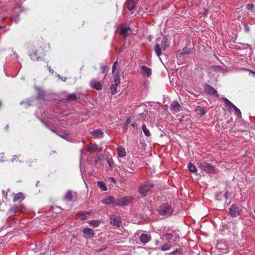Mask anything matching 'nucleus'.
<instances>
[{
	"instance_id": "nucleus-22",
	"label": "nucleus",
	"mask_w": 255,
	"mask_h": 255,
	"mask_svg": "<svg viewBox=\"0 0 255 255\" xmlns=\"http://www.w3.org/2000/svg\"><path fill=\"white\" fill-rule=\"evenodd\" d=\"M91 134L92 136L96 137H103L104 136V133L100 129L93 130L91 132Z\"/></svg>"
},
{
	"instance_id": "nucleus-52",
	"label": "nucleus",
	"mask_w": 255,
	"mask_h": 255,
	"mask_svg": "<svg viewBox=\"0 0 255 255\" xmlns=\"http://www.w3.org/2000/svg\"><path fill=\"white\" fill-rule=\"evenodd\" d=\"M223 196L224 197V198H225V199H227V194H226V193L224 194L223 195Z\"/></svg>"
},
{
	"instance_id": "nucleus-33",
	"label": "nucleus",
	"mask_w": 255,
	"mask_h": 255,
	"mask_svg": "<svg viewBox=\"0 0 255 255\" xmlns=\"http://www.w3.org/2000/svg\"><path fill=\"white\" fill-rule=\"evenodd\" d=\"M171 248V244H165L161 247L160 249L162 251H166L169 250Z\"/></svg>"
},
{
	"instance_id": "nucleus-8",
	"label": "nucleus",
	"mask_w": 255,
	"mask_h": 255,
	"mask_svg": "<svg viewBox=\"0 0 255 255\" xmlns=\"http://www.w3.org/2000/svg\"><path fill=\"white\" fill-rule=\"evenodd\" d=\"M110 220L111 224L114 226L119 227L122 224V219L121 217L116 214L110 215Z\"/></svg>"
},
{
	"instance_id": "nucleus-59",
	"label": "nucleus",
	"mask_w": 255,
	"mask_h": 255,
	"mask_svg": "<svg viewBox=\"0 0 255 255\" xmlns=\"http://www.w3.org/2000/svg\"><path fill=\"white\" fill-rule=\"evenodd\" d=\"M84 213H85L84 214V215L87 214L86 212H85Z\"/></svg>"
},
{
	"instance_id": "nucleus-18",
	"label": "nucleus",
	"mask_w": 255,
	"mask_h": 255,
	"mask_svg": "<svg viewBox=\"0 0 255 255\" xmlns=\"http://www.w3.org/2000/svg\"><path fill=\"white\" fill-rule=\"evenodd\" d=\"M115 201V199L113 197L109 196L102 200V202L105 205H111L113 204L115 205V203L116 202Z\"/></svg>"
},
{
	"instance_id": "nucleus-24",
	"label": "nucleus",
	"mask_w": 255,
	"mask_h": 255,
	"mask_svg": "<svg viewBox=\"0 0 255 255\" xmlns=\"http://www.w3.org/2000/svg\"><path fill=\"white\" fill-rule=\"evenodd\" d=\"M37 51L35 50L30 54V58L33 61H39L41 59V57L37 56Z\"/></svg>"
},
{
	"instance_id": "nucleus-41",
	"label": "nucleus",
	"mask_w": 255,
	"mask_h": 255,
	"mask_svg": "<svg viewBox=\"0 0 255 255\" xmlns=\"http://www.w3.org/2000/svg\"><path fill=\"white\" fill-rule=\"evenodd\" d=\"M57 76L60 78L64 82H65L67 80V78L66 77H61V76L59 75H57Z\"/></svg>"
},
{
	"instance_id": "nucleus-50",
	"label": "nucleus",
	"mask_w": 255,
	"mask_h": 255,
	"mask_svg": "<svg viewBox=\"0 0 255 255\" xmlns=\"http://www.w3.org/2000/svg\"><path fill=\"white\" fill-rule=\"evenodd\" d=\"M131 126H132V127L133 128H136V125L135 122L132 123H131Z\"/></svg>"
},
{
	"instance_id": "nucleus-51",
	"label": "nucleus",
	"mask_w": 255,
	"mask_h": 255,
	"mask_svg": "<svg viewBox=\"0 0 255 255\" xmlns=\"http://www.w3.org/2000/svg\"><path fill=\"white\" fill-rule=\"evenodd\" d=\"M116 69V67L113 66V67H112V72H113V73L115 72Z\"/></svg>"
},
{
	"instance_id": "nucleus-15",
	"label": "nucleus",
	"mask_w": 255,
	"mask_h": 255,
	"mask_svg": "<svg viewBox=\"0 0 255 255\" xmlns=\"http://www.w3.org/2000/svg\"><path fill=\"white\" fill-rule=\"evenodd\" d=\"M131 31L130 28L123 26L120 28V34L121 36H123L125 39H126L128 37V32H130Z\"/></svg>"
},
{
	"instance_id": "nucleus-54",
	"label": "nucleus",
	"mask_w": 255,
	"mask_h": 255,
	"mask_svg": "<svg viewBox=\"0 0 255 255\" xmlns=\"http://www.w3.org/2000/svg\"><path fill=\"white\" fill-rule=\"evenodd\" d=\"M108 163H109V166H110V167H112V165H111V163H110V160H108Z\"/></svg>"
},
{
	"instance_id": "nucleus-13",
	"label": "nucleus",
	"mask_w": 255,
	"mask_h": 255,
	"mask_svg": "<svg viewBox=\"0 0 255 255\" xmlns=\"http://www.w3.org/2000/svg\"><path fill=\"white\" fill-rule=\"evenodd\" d=\"M151 236L149 234L142 233L139 237V240L143 245H145L151 240Z\"/></svg>"
},
{
	"instance_id": "nucleus-46",
	"label": "nucleus",
	"mask_w": 255,
	"mask_h": 255,
	"mask_svg": "<svg viewBox=\"0 0 255 255\" xmlns=\"http://www.w3.org/2000/svg\"><path fill=\"white\" fill-rule=\"evenodd\" d=\"M205 112L204 110L203 109H201V111H200V115L203 116V115H205Z\"/></svg>"
},
{
	"instance_id": "nucleus-40",
	"label": "nucleus",
	"mask_w": 255,
	"mask_h": 255,
	"mask_svg": "<svg viewBox=\"0 0 255 255\" xmlns=\"http://www.w3.org/2000/svg\"><path fill=\"white\" fill-rule=\"evenodd\" d=\"M10 210L12 212H16L17 210H19V208L18 207H12L10 209Z\"/></svg>"
},
{
	"instance_id": "nucleus-39",
	"label": "nucleus",
	"mask_w": 255,
	"mask_h": 255,
	"mask_svg": "<svg viewBox=\"0 0 255 255\" xmlns=\"http://www.w3.org/2000/svg\"><path fill=\"white\" fill-rule=\"evenodd\" d=\"M107 248V246H103V247L102 248H100V249H98L96 250V251L97 252L99 253V252H101L103 251L104 250H106Z\"/></svg>"
},
{
	"instance_id": "nucleus-35",
	"label": "nucleus",
	"mask_w": 255,
	"mask_h": 255,
	"mask_svg": "<svg viewBox=\"0 0 255 255\" xmlns=\"http://www.w3.org/2000/svg\"><path fill=\"white\" fill-rule=\"evenodd\" d=\"M101 223L100 220H91L89 222V224L94 227H98Z\"/></svg>"
},
{
	"instance_id": "nucleus-23",
	"label": "nucleus",
	"mask_w": 255,
	"mask_h": 255,
	"mask_svg": "<svg viewBox=\"0 0 255 255\" xmlns=\"http://www.w3.org/2000/svg\"><path fill=\"white\" fill-rule=\"evenodd\" d=\"M228 103H229L231 106H232L233 109L234 110L235 113L237 114L239 117H241L242 113L239 109H238L235 105H234L232 102H231L229 100L226 101Z\"/></svg>"
},
{
	"instance_id": "nucleus-34",
	"label": "nucleus",
	"mask_w": 255,
	"mask_h": 255,
	"mask_svg": "<svg viewBox=\"0 0 255 255\" xmlns=\"http://www.w3.org/2000/svg\"><path fill=\"white\" fill-rule=\"evenodd\" d=\"M193 49H188L187 48H183L180 54L181 55L188 54L192 52Z\"/></svg>"
},
{
	"instance_id": "nucleus-20",
	"label": "nucleus",
	"mask_w": 255,
	"mask_h": 255,
	"mask_svg": "<svg viewBox=\"0 0 255 255\" xmlns=\"http://www.w3.org/2000/svg\"><path fill=\"white\" fill-rule=\"evenodd\" d=\"M126 4L128 10H133L136 5V3L133 0H127Z\"/></svg>"
},
{
	"instance_id": "nucleus-63",
	"label": "nucleus",
	"mask_w": 255,
	"mask_h": 255,
	"mask_svg": "<svg viewBox=\"0 0 255 255\" xmlns=\"http://www.w3.org/2000/svg\"><path fill=\"white\" fill-rule=\"evenodd\" d=\"M0 27H1L0 26Z\"/></svg>"
},
{
	"instance_id": "nucleus-7",
	"label": "nucleus",
	"mask_w": 255,
	"mask_h": 255,
	"mask_svg": "<svg viewBox=\"0 0 255 255\" xmlns=\"http://www.w3.org/2000/svg\"><path fill=\"white\" fill-rule=\"evenodd\" d=\"M132 200L133 198L131 197L122 198L116 201L115 206H123L128 205L131 203Z\"/></svg>"
},
{
	"instance_id": "nucleus-3",
	"label": "nucleus",
	"mask_w": 255,
	"mask_h": 255,
	"mask_svg": "<svg viewBox=\"0 0 255 255\" xmlns=\"http://www.w3.org/2000/svg\"><path fill=\"white\" fill-rule=\"evenodd\" d=\"M198 167L203 171L209 174H214L215 173V168L214 166L212 165L204 160H200L197 162Z\"/></svg>"
},
{
	"instance_id": "nucleus-43",
	"label": "nucleus",
	"mask_w": 255,
	"mask_h": 255,
	"mask_svg": "<svg viewBox=\"0 0 255 255\" xmlns=\"http://www.w3.org/2000/svg\"><path fill=\"white\" fill-rule=\"evenodd\" d=\"M41 122L44 124V125L45 127L46 128H48V129H49V128H50L49 127V126H48V124H47V123L45 122L44 121H43V120H41Z\"/></svg>"
},
{
	"instance_id": "nucleus-61",
	"label": "nucleus",
	"mask_w": 255,
	"mask_h": 255,
	"mask_svg": "<svg viewBox=\"0 0 255 255\" xmlns=\"http://www.w3.org/2000/svg\"><path fill=\"white\" fill-rule=\"evenodd\" d=\"M112 179L114 181H115V180H114V178H112Z\"/></svg>"
},
{
	"instance_id": "nucleus-55",
	"label": "nucleus",
	"mask_w": 255,
	"mask_h": 255,
	"mask_svg": "<svg viewBox=\"0 0 255 255\" xmlns=\"http://www.w3.org/2000/svg\"><path fill=\"white\" fill-rule=\"evenodd\" d=\"M250 73H252V74H253L254 75H255V72H254L253 71H250Z\"/></svg>"
},
{
	"instance_id": "nucleus-56",
	"label": "nucleus",
	"mask_w": 255,
	"mask_h": 255,
	"mask_svg": "<svg viewBox=\"0 0 255 255\" xmlns=\"http://www.w3.org/2000/svg\"><path fill=\"white\" fill-rule=\"evenodd\" d=\"M5 128H6V129H8V125H7V126L5 127Z\"/></svg>"
},
{
	"instance_id": "nucleus-27",
	"label": "nucleus",
	"mask_w": 255,
	"mask_h": 255,
	"mask_svg": "<svg viewBox=\"0 0 255 255\" xmlns=\"http://www.w3.org/2000/svg\"><path fill=\"white\" fill-rule=\"evenodd\" d=\"M98 186L102 190L106 191L107 190V186L105 183L102 181H99L97 182Z\"/></svg>"
},
{
	"instance_id": "nucleus-30",
	"label": "nucleus",
	"mask_w": 255,
	"mask_h": 255,
	"mask_svg": "<svg viewBox=\"0 0 255 255\" xmlns=\"http://www.w3.org/2000/svg\"><path fill=\"white\" fill-rule=\"evenodd\" d=\"M114 82L115 83L120 84L121 83V79L120 76V72L118 71L114 76Z\"/></svg>"
},
{
	"instance_id": "nucleus-62",
	"label": "nucleus",
	"mask_w": 255,
	"mask_h": 255,
	"mask_svg": "<svg viewBox=\"0 0 255 255\" xmlns=\"http://www.w3.org/2000/svg\"><path fill=\"white\" fill-rule=\"evenodd\" d=\"M254 212H255V210Z\"/></svg>"
},
{
	"instance_id": "nucleus-26",
	"label": "nucleus",
	"mask_w": 255,
	"mask_h": 255,
	"mask_svg": "<svg viewBox=\"0 0 255 255\" xmlns=\"http://www.w3.org/2000/svg\"><path fill=\"white\" fill-rule=\"evenodd\" d=\"M77 99V95L74 93L68 94L66 98V100L68 102H72Z\"/></svg>"
},
{
	"instance_id": "nucleus-38",
	"label": "nucleus",
	"mask_w": 255,
	"mask_h": 255,
	"mask_svg": "<svg viewBox=\"0 0 255 255\" xmlns=\"http://www.w3.org/2000/svg\"><path fill=\"white\" fill-rule=\"evenodd\" d=\"M254 5L253 3H248L247 5V8L249 10H251V11L253 10V9H254Z\"/></svg>"
},
{
	"instance_id": "nucleus-45",
	"label": "nucleus",
	"mask_w": 255,
	"mask_h": 255,
	"mask_svg": "<svg viewBox=\"0 0 255 255\" xmlns=\"http://www.w3.org/2000/svg\"><path fill=\"white\" fill-rule=\"evenodd\" d=\"M18 158V156L16 155H13L12 158L11 159V161L12 162H13V161L14 160H17V158Z\"/></svg>"
},
{
	"instance_id": "nucleus-44",
	"label": "nucleus",
	"mask_w": 255,
	"mask_h": 255,
	"mask_svg": "<svg viewBox=\"0 0 255 255\" xmlns=\"http://www.w3.org/2000/svg\"><path fill=\"white\" fill-rule=\"evenodd\" d=\"M245 29L246 32H249L250 30V27L247 25H245Z\"/></svg>"
},
{
	"instance_id": "nucleus-17",
	"label": "nucleus",
	"mask_w": 255,
	"mask_h": 255,
	"mask_svg": "<svg viewBox=\"0 0 255 255\" xmlns=\"http://www.w3.org/2000/svg\"><path fill=\"white\" fill-rule=\"evenodd\" d=\"M142 73L143 75H146L149 77L151 75V70L150 68L147 67L145 66H142L140 67Z\"/></svg>"
},
{
	"instance_id": "nucleus-32",
	"label": "nucleus",
	"mask_w": 255,
	"mask_h": 255,
	"mask_svg": "<svg viewBox=\"0 0 255 255\" xmlns=\"http://www.w3.org/2000/svg\"><path fill=\"white\" fill-rule=\"evenodd\" d=\"M141 128L144 135L146 136H149L150 135V132L146 127V126L143 124Z\"/></svg>"
},
{
	"instance_id": "nucleus-19",
	"label": "nucleus",
	"mask_w": 255,
	"mask_h": 255,
	"mask_svg": "<svg viewBox=\"0 0 255 255\" xmlns=\"http://www.w3.org/2000/svg\"><path fill=\"white\" fill-rule=\"evenodd\" d=\"M101 150V149H99L98 145L93 143H91L87 148V151L90 152H96L97 151H100Z\"/></svg>"
},
{
	"instance_id": "nucleus-37",
	"label": "nucleus",
	"mask_w": 255,
	"mask_h": 255,
	"mask_svg": "<svg viewBox=\"0 0 255 255\" xmlns=\"http://www.w3.org/2000/svg\"><path fill=\"white\" fill-rule=\"evenodd\" d=\"M101 69L103 73H107L109 71V67L106 65H102L101 66Z\"/></svg>"
},
{
	"instance_id": "nucleus-29",
	"label": "nucleus",
	"mask_w": 255,
	"mask_h": 255,
	"mask_svg": "<svg viewBox=\"0 0 255 255\" xmlns=\"http://www.w3.org/2000/svg\"><path fill=\"white\" fill-rule=\"evenodd\" d=\"M187 167H188L189 170L193 173H196L197 172V169L196 166H195V165H194L193 164H192L191 162H189L188 164Z\"/></svg>"
},
{
	"instance_id": "nucleus-5",
	"label": "nucleus",
	"mask_w": 255,
	"mask_h": 255,
	"mask_svg": "<svg viewBox=\"0 0 255 255\" xmlns=\"http://www.w3.org/2000/svg\"><path fill=\"white\" fill-rule=\"evenodd\" d=\"M242 213V209L237 205L233 204L229 208V213L232 217H237Z\"/></svg>"
},
{
	"instance_id": "nucleus-31",
	"label": "nucleus",
	"mask_w": 255,
	"mask_h": 255,
	"mask_svg": "<svg viewBox=\"0 0 255 255\" xmlns=\"http://www.w3.org/2000/svg\"><path fill=\"white\" fill-rule=\"evenodd\" d=\"M222 99L223 100V101L225 103V107L227 108V110L229 111H230L232 110V109L233 108V107H232V106H231L230 105V104L229 103H228L226 102V101L229 100L228 99H227L226 98H225V97H222Z\"/></svg>"
},
{
	"instance_id": "nucleus-57",
	"label": "nucleus",
	"mask_w": 255,
	"mask_h": 255,
	"mask_svg": "<svg viewBox=\"0 0 255 255\" xmlns=\"http://www.w3.org/2000/svg\"><path fill=\"white\" fill-rule=\"evenodd\" d=\"M216 198H217V199L221 200V199H219V198H218V197L217 196V195H216Z\"/></svg>"
},
{
	"instance_id": "nucleus-10",
	"label": "nucleus",
	"mask_w": 255,
	"mask_h": 255,
	"mask_svg": "<svg viewBox=\"0 0 255 255\" xmlns=\"http://www.w3.org/2000/svg\"><path fill=\"white\" fill-rule=\"evenodd\" d=\"M83 236L86 239H90L94 237L95 235L94 231L93 229L89 228H84L82 230Z\"/></svg>"
},
{
	"instance_id": "nucleus-12",
	"label": "nucleus",
	"mask_w": 255,
	"mask_h": 255,
	"mask_svg": "<svg viewBox=\"0 0 255 255\" xmlns=\"http://www.w3.org/2000/svg\"><path fill=\"white\" fill-rule=\"evenodd\" d=\"M170 110L173 113H177L181 111L182 108L177 101H173L170 104Z\"/></svg>"
},
{
	"instance_id": "nucleus-49",
	"label": "nucleus",
	"mask_w": 255,
	"mask_h": 255,
	"mask_svg": "<svg viewBox=\"0 0 255 255\" xmlns=\"http://www.w3.org/2000/svg\"><path fill=\"white\" fill-rule=\"evenodd\" d=\"M49 130H50L52 132H53V133H55V134H57V135L58 134L56 132V130H55L54 129H53V128H49Z\"/></svg>"
},
{
	"instance_id": "nucleus-25",
	"label": "nucleus",
	"mask_w": 255,
	"mask_h": 255,
	"mask_svg": "<svg viewBox=\"0 0 255 255\" xmlns=\"http://www.w3.org/2000/svg\"><path fill=\"white\" fill-rule=\"evenodd\" d=\"M118 156L120 157H125L126 155V152L125 148L123 147H120L117 148Z\"/></svg>"
},
{
	"instance_id": "nucleus-11",
	"label": "nucleus",
	"mask_w": 255,
	"mask_h": 255,
	"mask_svg": "<svg viewBox=\"0 0 255 255\" xmlns=\"http://www.w3.org/2000/svg\"><path fill=\"white\" fill-rule=\"evenodd\" d=\"M90 85L92 88L98 91L101 90L103 88L102 83L95 79H92L90 81Z\"/></svg>"
},
{
	"instance_id": "nucleus-58",
	"label": "nucleus",
	"mask_w": 255,
	"mask_h": 255,
	"mask_svg": "<svg viewBox=\"0 0 255 255\" xmlns=\"http://www.w3.org/2000/svg\"><path fill=\"white\" fill-rule=\"evenodd\" d=\"M38 183H39V182H38L36 183V186H38Z\"/></svg>"
},
{
	"instance_id": "nucleus-28",
	"label": "nucleus",
	"mask_w": 255,
	"mask_h": 255,
	"mask_svg": "<svg viewBox=\"0 0 255 255\" xmlns=\"http://www.w3.org/2000/svg\"><path fill=\"white\" fill-rule=\"evenodd\" d=\"M119 85V84L114 83L110 87L111 94L113 95H115L117 93V88Z\"/></svg>"
},
{
	"instance_id": "nucleus-6",
	"label": "nucleus",
	"mask_w": 255,
	"mask_h": 255,
	"mask_svg": "<svg viewBox=\"0 0 255 255\" xmlns=\"http://www.w3.org/2000/svg\"><path fill=\"white\" fill-rule=\"evenodd\" d=\"M164 236L169 243H174L179 241V235L175 232L166 233Z\"/></svg>"
},
{
	"instance_id": "nucleus-60",
	"label": "nucleus",
	"mask_w": 255,
	"mask_h": 255,
	"mask_svg": "<svg viewBox=\"0 0 255 255\" xmlns=\"http://www.w3.org/2000/svg\"><path fill=\"white\" fill-rule=\"evenodd\" d=\"M216 68L218 69L219 68V66H217Z\"/></svg>"
},
{
	"instance_id": "nucleus-42",
	"label": "nucleus",
	"mask_w": 255,
	"mask_h": 255,
	"mask_svg": "<svg viewBox=\"0 0 255 255\" xmlns=\"http://www.w3.org/2000/svg\"><path fill=\"white\" fill-rule=\"evenodd\" d=\"M58 135L64 139H66V138L68 136V135L67 133L65 134L64 135H59L58 134Z\"/></svg>"
},
{
	"instance_id": "nucleus-9",
	"label": "nucleus",
	"mask_w": 255,
	"mask_h": 255,
	"mask_svg": "<svg viewBox=\"0 0 255 255\" xmlns=\"http://www.w3.org/2000/svg\"><path fill=\"white\" fill-rule=\"evenodd\" d=\"M204 89L206 92L208 94L213 95L216 97H219V95L217 90L210 85L205 84Z\"/></svg>"
},
{
	"instance_id": "nucleus-4",
	"label": "nucleus",
	"mask_w": 255,
	"mask_h": 255,
	"mask_svg": "<svg viewBox=\"0 0 255 255\" xmlns=\"http://www.w3.org/2000/svg\"><path fill=\"white\" fill-rule=\"evenodd\" d=\"M153 187V184L151 182L147 181L140 185L139 188V193L142 197H144Z\"/></svg>"
},
{
	"instance_id": "nucleus-48",
	"label": "nucleus",
	"mask_w": 255,
	"mask_h": 255,
	"mask_svg": "<svg viewBox=\"0 0 255 255\" xmlns=\"http://www.w3.org/2000/svg\"><path fill=\"white\" fill-rule=\"evenodd\" d=\"M131 122V118H128L126 120V124H129Z\"/></svg>"
},
{
	"instance_id": "nucleus-21",
	"label": "nucleus",
	"mask_w": 255,
	"mask_h": 255,
	"mask_svg": "<svg viewBox=\"0 0 255 255\" xmlns=\"http://www.w3.org/2000/svg\"><path fill=\"white\" fill-rule=\"evenodd\" d=\"M25 198L24 194L22 192L17 193L13 198V202H21Z\"/></svg>"
},
{
	"instance_id": "nucleus-36",
	"label": "nucleus",
	"mask_w": 255,
	"mask_h": 255,
	"mask_svg": "<svg viewBox=\"0 0 255 255\" xmlns=\"http://www.w3.org/2000/svg\"><path fill=\"white\" fill-rule=\"evenodd\" d=\"M182 249H176L174 250L173 252L169 253V255H176V254H182Z\"/></svg>"
},
{
	"instance_id": "nucleus-53",
	"label": "nucleus",
	"mask_w": 255,
	"mask_h": 255,
	"mask_svg": "<svg viewBox=\"0 0 255 255\" xmlns=\"http://www.w3.org/2000/svg\"><path fill=\"white\" fill-rule=\"evenodd\" d=\"M117 64H118V62L116 61V62H115V63H114L113 66L116 67Z\"/></svg>"
},
{
	"instance_id": "nucleus-14",
	"label": "nucleus",
	"mask_w": 255,
	"mask_h": 255,
	"mask_svg": "<svg viewBox=\"0 0 255 255\" xmlns=\"http://www.w3.org/2000/svg\"><path fill=\"white\" fill-rule=\"evenodd\" d=\"M217 248L222 254H226L229 252L228 247L224 242H220L218 244Z\"/></svg>"
},
{
	"instance_id": "nucleus-2",
	"label": "nucleus",
	"mask_w": 255,
	"mask_h": 255,
	"mask_svg": "<svg viewBox=\"0 0 255 255\" xmlns=\"http://www.w3.org/2000/svg\"><path fill=\"white\" fill-rule=\"evenodd\" d=\"M158 212L160 215L167 217L172 215L173 208L170 204L165 203L160 206Z\"/></svg>"
},
{
	"instance_id": "nucleus-47",
	"label": "nucleus",
	"mask_w": 255,
	"mask_h": 255,
	"mask_svg": "<svg viewBox=\"0 0 255 255\" xmlns=\"http://www.w3.org/2000/svg\"><path fill=\"white\" fill-rule=\"evenodd\" d=\"M48 69L49 70V72L51 73H54V71L52 69L50 66H48Z\"/></svg>"
},
{
	"instance_id": "nucleus-1",
	"label": "nucleus",
	"mask_w": 255,
	"mask_h": 255,
	"mask_svg": "<svg viewBox=\"0 0 255 255\" xmlns=\"http://www.w3.org/2000/svg\"><path fill=\"white\" fill-rule=\"evenodd\" d=\"M169 45V42L165 36L157 38L154 48L156 55L159 57L162 54L161 51L165 50Z\"/></svg>"
},
{
	"instance_id": "nucleus-16",
	"label": "nucleus",
	"mask_w": 255,
	"mask_h": 255,
	"mask_svg": "<svg viewBox=\"0 0 255 255\" xmlns=\"http://www.w3.org/2000/svg\"><path fill=\"white\" fill-rule=\"evenodd\" d=\"M73 198V191L69 190L66 192L64 196L63 197V200L66 201L71 202Z\"/></svg>"
}]
</instances>
